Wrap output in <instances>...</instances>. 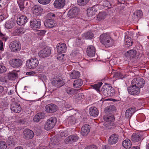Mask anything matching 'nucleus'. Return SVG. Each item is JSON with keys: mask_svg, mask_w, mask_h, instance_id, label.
Segmentation results:
<instances>
[{"mask_svg": "<svg viewBox=\"0 0 149 149\" xmlns=\"http://www.w3.org/2000/svg\"><path fill=\"white\" fill-rule=\"evenodd\" d=\"M7 146L6 142L4 141H0V149H6Z\"/></svg>", "mask_w": 149, "mask_h": 149, "instance_id": "de8ad7c7", "label": "nucleus"}, {"mask_svg": "<svg viewBox=\"0 0 149 149\" xmlns=\"http://www.w3.org/2000/svg\"><path fill=\"white\" fill-rule=\"evenodd\" d=\"M66 49L67 47L65 43H60L57 45V50L58 53H65L66 52Z\"/></svg>", "mask_w": 149, "mask_h": 149, "instance_id": "dca6fc26", "label": "nucleus"}, {"mask_svg": "<svg viewBox=\"0 0 149 149\" xmlns=\"http://www.w3.org/2000/svg\"><path fill=\"white\" fill-rule=\"evenodd\" d=\"M45 116L44 113H40L36 114L33 117V120L34 122H38L41 119H43Z\"/></svg>", "mask_w": 149, "mask_h": 149, "instance_id": "5701e85b", "label": "nucleus"}, {"mask_svg": "<svg viewBox=\"0 0 149 149\" xmlns=\"http://www.w3.org/2000/svg\"><path fill=\"white\" fill-rule=\"evenodd\" d=\"M83 84V81L81 79H79L74 81L73 85L74 87L79 88Z\"/></svg>", "mask_w": 149, "mask_h": 149, "instance_id": "e433bc0d", "label": "nucleus"}, {"mask_svg": "<svg viewBox=\"0 0 149 149\" xmlns=\"http://www.w3.org/2000/svg\"><path fill=\"white\" fill-rule=\"evenodd\" d=\"M32 12L34 15L36 16H40L41 12V10H32Z\"/></svg>", "mask_w": 149, "mask_h": 149, "instance_id": "09e8293b", "label": "nucleus"}, {"mask_svg": "<svg viewBox=\"0 0 149 149\" xmlns=\"http://www.w3.org/2000/svg\"><path fill=\"white\" fill-rule=\"evenodd\" d=\"M70 78L72 79L79 78L80 75V73L78 71H74L70 74Z\"/></svg>", "mask_w": 149, "mask_h": 149, "instance_id": "58836bf2", "label": "nucleus"}, {"mask_svg": "<svg viewBox=\"0 0 149 149\" xmlns=\"http://www.w3.org/2000/svg\"><path fill=\"white\" fill-rule=\"evenodd\" d=\"M141 135L139 134L134 133L132 136L131 138V140L134 142H137L141 140Z\"/></svg>", "mask_w": 149, "mask_h": 149, "instance_id": "bb28decb", "label": "nucleus"}, {"mask_svg": "<svg viewBox=\"0 0 149 149\" xmlns=\"http://www.w3.org/2000/svg\"><path fill=\"white\" fill-rule=\"evenodd\" d=\"M34 136L33 132L29 129H25L23 131L24 138L26 139L29 140L32 139Z\"/></svg>", "mask_w": 149, "mask_h": 149, "instance_id": "9d476101", "label": "nucleus"}, {"mask_svg": "<svg viewBox=\"0 0 149 149\" xmlns=\"http://www.w3.org/2000/svg\"><path fill=\"white\" fill-rule=\"evenodd\" d=\"M44 24L46 27L52 28L54 26V21L51 19H47L45 20Z\"/></svg>", "mask_w": 149, "mask_h": 149, "instance_id": "b1692460", "label": "nucleus"}, {"mask_svg": "<svg viewBox=\"0 0 149 149\" xmlns=\"http://www.w3.org/2000/svg\"><path fill=\"white\" fill-rule=\"evenodd\" d=\"M89 0H78L77 3L80 6H83L86 5L89 1Z\"/></svg>", "mask_w": 149, "mask_h": 149, "instance_id": "a19ab883", "label": "nucleus"}, {"mask_svg": "<svg viewBox=\"0 0 149 149\" xmlns=\"http://www.w3.org/2000/svg\"><path fill=\"white\" fill-rule=\"evenodd\" d=\"M7 76L2 77L0 79V81L3 83H7L8 81L7 80Z\"/></svg>", "mask_w": 149, "mask_h": 149, "instance_id": "13d9d810", "label": "nucleus"}, {"mask_svg": "<svg viewBox=\"0 0 149 149\" xmlns=\"http://www.w3.org/2000/svg\"><path fill=\"white\" fill-rule=\"evenodd\" d=\"M10 109L12 111L16 113L20 112L22 109L19 104L18 103L14 102H13L11 104Z\"/></svg>", "mask_w": 149, "mask_h": 149, "instance_id": "ddd939ff", "label": "nucleus"}, {"mask_svg": "<svg viewBox=\"0 0 149 149\" xmlns=\"http://www.w3.org/2000/svg\"><path fill=\"white\" fill-rule=\"evenodd\" d=\"M89 146L90 149H97V147L95 145H92Z\"/></svg>", "mask_w": 149, "mask_h": 149, "instance_id": "338daca9", "label": "nucleus"}, {"mask_svg": "<svg viewBox=\"0 0 149 149\" xmlns=\"http://www.w3.org/2000/svg\"><path fill=\"white\" fill-rule=\"evenodd\" d=\"M38 64V59L36 57H34L26 61V64L29 68L33 69L37 67Z\"/></svg>", "mask_w": 149, "mask_h": 149, "instance_id": "7ed1b4c3", "label": "nucleus"}, {"mask_svg": "<svg viewBox=\"0 0 149 149\" xmlns=\"http://www.w3.org/2000/svg\"><path fill=\"white\" fill-rule=\"evenodd\" d=\"M89 112L90 115L93 116H97L98 114V111L95 107H91L89 109Z\"/></svg>", "mask_w": 149, "mask_h": 149, "instance_id": "393cba45", "label": "nucleus"}, {"mask_svg": "<svg viewBox=\"0 0 149 149\" xmlns=\"http://www.w3.org/2000/svg\"><path fill=\"white\" fill-rule=\"evenodd\" d=\"M57 119L56 117H52L48 119L44 125L45 129L47 130L52 129L56 123Z\"/></svg>", "mask_w": 149, "mask_h": 149, "instance_id": "f03ea898", "label": "nucleus"}, {"mask_svg": "<svg viewBox=\"0 0 149 149\" xmlns=\"http://www.w3.org/2000/svg\"><path fill=\"white\" fill-rule=\"evenodd\" d=\"M113 1H115L117 3H120L123 4L125 3L124 0H110V1L112 2V3H113Z\"/></svg>", "mask_w": 149, "mask_h": 149, "instance_id": "052dcab7", "label": "nucleus"}, {"mask_svg": "<svg viewBox=\"0 0 149 149\" xmlns=\"http://www.w3.org/2000/svg\"><path fill=\"white\" fill-rule=\"evenodd\" d=\"M84 97V95L82 93H79L74 96V99L75 102H78L83 99Z\"/></svg>", "mask_w": 149, "mask_h": 149, "instance_id": "72a5a7b5", "label": "nucleus"}, {"mask_svg": "<svg viewBox=\"0 0 149 149\" xmlns=\"http://www.w3.org/2000/svg\"><path fill=\"white\" fill-rule=\"evenodd\" d=\"M102 84V82H98L97 84L91 85V86L94 89L96 90L98 92L99 91L100 88Z\"/></svg>", "mask_w": 149, "mask_h": 149, "instance_id": "79ce46f5", "label": "nucleus"}, {"mask_svg": "<svg viewBox=\"0 0 149 149\" xmlns=\"http://www.w3.org/2000/svg\"><path fill=\"white\" fill-rule=\"evenodd\" d=\"M100 42L107 47L112 46L114 43L110 35L106 33L101 34L100 37Z\"/></svg>", "mask_w": 149, "mask_h": 149, "instance_id": "f257e3e1", "label": "nucleus"}, {"mask_svg": "<svg viewBox=\"0 0 149 149\" xmlns=\"http://www.w3.org/2000/svg\"><path fill=\"white\" fill-rule=\"evenodd\" d=\"M63 54L61 55V56H58L57 57V59L60 61H62L63 59Z\"/></svg>", "mask_w": 149, "mask_h": 149, "instance_id": "774afa93", "label": "nucleus"}, {"mask_svg": "<svg viewBox=\"0 0 149 149\" xmlns=\"http://www.w3.org/2000/svg\"><path fill=\"white\" fill-rule=\"evenodd\" d=\"M46 31L44 30H40L38 31L37 34L40 36H42L44 35Z\"/></svg>", "mask_w": 149, "mask_h": 149, "instance_id": "bf43d9fd", "label": "nucleus"}, {"mask_svg": "<svg viewBox=\"0 0 149 149\" xmlns=\"http://www.w3.org/2000/svg\"><path fill=\"white\" fill-rule=\"evenodd\" d=\"M41 7L39 6L35 5L34 6L33 9H41Z\"/></svg>", "mask_w": 149, "mask_h": 149, "instance_id": "69168bd1", "label": "nucleus"}, {"mask_svg": "<svg viewBox=\"0 0 149 149\" xmlns=\"http://www.w3.org/2000/svg\"><path fill=\"white\" fill-rule=\"evenodd\" d=\"M87 54L89 57H92L95 56V49L93 45L88 46L87 49Z\"/></svg>", "mask_w": 149, "mask_h": 149, "instance_id": "f3484780", "label": "nucleus"}, {"mask_svg": "<svg viewBox=\"0 0 149 149\" xmlns=\"http://www.w3.org/2000/svg\"><path fill=\"white\" fill-rule=\"evenodd\" d=\"M136 51L135 50L132 49L127 51V54L126 55L130 58H133L136 56Z\"/></svg>", "mask_w": 149, "mask_h": 149, "instance_id": "c9c22d12", "label": "nucleus"}, {"mask_svg": "<svg viewBox=\"0 0 149 149\" xmlns=\"http://www.w3.org/2000/svg\"><path fill=\"white\" fill-rule=\"evenodd\" d=\"M45 109L47 112L53 113L57 110L58 107L56 105L51 104L47 105L45 107Z\"/></svg>", "mask_w": 149, "mask_h": 149, "instance_id": "9b49d317", "label": "nucleus"}, {"mask_svg": "<svg viewBox=\"0 0 149 149\" xmlns=\"http://www.w3.org/2000/svg\"><path fill=\"white\" fill-rule=\"evenodd\" d=\"M65 5V0H55L54 5L55 8L61 9L63 8Z\"/></svg>", "mask_w": 149, "mask_h": 149, "instance_id": "4468645a", "label": "nucleus"}, {"mask_svg": "<svg viewBox=\"0 0 149 149\" xmlns=\"http://www.w3.org/2000/svg\"><path fill=\"white\" fill-rule=\"evenodd\" d=\"M31 28L34 30H37L40 28L41 22L40 19H34L30 22Z\"/></svg>", "mask_w": 149, "mask_h": 149, "instance_id": "6e6552de", "label": "nucleus"}, {"mask_svg": "<svg viewBox=\"0 0 149 149\" xmlns=\"http://www.w3.org/2000/svg\"><path fill=\"white\" fill-rule=\"evenodd\" d=\"M109 88L107 93L108 95L107 97L112 96L115 94L114 89L112 87L109 85Z\"/></svg>", "mask_w": 149, "mask_h": 149, "instance_id": "ea45409f", "label": "nucleus"}, {"mask_svg": "<svg viewBox=\"0 0 149 149\" xmlns=\"http://www.w3.org/2000/svg\"><path fill=\"white\" fill-rule=\"evenodd\" d=\"M93 37L94 34L91 31L87 32L82 35V38L86 39H91Z\"/></svg>", "mask_w": 149, "mask_h": 149, "instance_id": "a878e982", "label": "nucleus"}, {"mask_svg": "<svg viewBox=\"0 0 149 149\" xmlns=\"http://www.w3.org/2000/svg\"><path fill=\"white\" fill-rule=\"evenodd\" d=\"M77 90L70 87H67L65 91L67 93L70 95H73L76 93Z\"/></svg>", "mask_w": 149, "mask_h": 149, "instance_id": "473e14b6", "label": "nucleus"}, {"mask_svg": "<svg viewBox=\"0 0 149 149\" xmlns=\"http://www.w3.org/2000/svg\"><path fill=\"white\" fill-rule=\"evenodd\" d=\"M25 0H17V3L20 9H23L24 8V2Z\"/></svg>", "mask_w": 149, "mask_h": 149, "instance_id": "c03bdc74", "label": "nucleus"}, {"mask_svg": "<svg viewBox=\"0 0 149 149\" xmlns=\"http://www.w3.org/2000/svg\"><path fill=\"white\" fill-rule=\"evenodd\" d=\"M8 0H0V3L1 4V6L4 8L5 5L8 2Z\"/></svg>", "mask_w": 149, "mask_h": 149, "instance_id": "5fc2aeb1", "label": "nucleus"}, {"mask_svg": "<svg viewBox=\"0 0 149 149\" xmlns=\"http://www.w3.org/2000/svg\"><path fill=\"white\" fill-rule=\"evenodd\" d=\"M115 110V107L113 105H110L104 109L105 113L107 114H111L112 112Z\"/></svg>", "mask_w": 149, "mask_h": 149, "instance_id": "c756f323", "label": "nucleus"}, {"mask_svg": "<svg viewBox=\"0 0 149 149\" xmlns=\"http://www.w3.org/2000/svg\"><path fill=\"white\" fill-rule=\"evenodd\" d=\"M68 132L66 131H61L60 133V136L61 137H65L68 136Z\"/></svg>", "mask_w": 149, "mask_h": 149, "instance_id": "6e6d98bb", "label": "nucleus"}, {"mask_svg": "<svg viewBox=\"0 0 149 149\" xmlns=\"http://www.w3.org/2000/svg\"><path fill=\"white\" fill-rule=\"evenodd\" d=\"M51 54V49L49 47H46L38 53L39 56L41 58L47 57Z\"/></svg>", "mask_w": 149, "mask_h": 149, "instance_id": "1a4fd4ad", "label": "nucleus"}, {"mask_svg": "<svg viewBox=\"0 0 149 149\" xmlns=\"http://www.w3.org/2000/svg\"><path fill=\"white\" fill-rule=\"evenodd\" d=\"M95 10L94 11H93V10H87V14L88 16H92L95 13Z\"/></svg>", "mask_w": 149, "mask_h": 149, "instance_id": "4d7b16f0", "label": "nucleus"}, {"mask_svg": "<svg viewBox=\"0 0 149 149\" xmlns=\"http://www.w3.org/2000/svg\"><path fill=\"white\" fill-rule=\"evenodd\" d=\"M14 32L16 35L19 34H20L19 28L15 29L14 30Z\"/></svg>", "mask_w": 149, "mask_h": 149, "instance_id": "e2e57ef3", "label": "nucleus"}, {"mask_svg": "<svg viewBox=\"0 0 149 149\" xmlns=\"http://www.w3.org/2000/svg\"><path fill=\"white\" fill-rule=\"evenodd\" d=\"M7 77L9 80H12L16 78L17 76V74L15 71L9 72L7 74Z\"/></svg>", "mask_w": 149, "mask_h": 149, "instance_id": "2f4dec72", "label": "nucleus"}, {"mask_svg": "<svg viewBox=\"0 0 149 149\" xmlns=\"http://www.w3.org/2000/svg\"><path fill=\"white\" fill-rule=\"evenodd\" d=\"M7 71L6 67L3 65H0V73H3Z\"/></svg>", "mask_w": 149, "mask_h": 149, "instance_id": "8fccbe9b", "label": "nucleus"}, {"mask_svg": "<svg viewBox=\"0 0 149 149\" xmlns=\"http://www.w3.org/2000/svg\"><path fill=\"white\" fill-rule=\"evenodd\" d=\"M109 85H106L104 86L102 88L101 92L102 95L105 97L107 96V93L109 90Z\"/></svg>", "mask_w": 149, "mask_h": 149, "instance_id": "7c9ffc66", "label": "nucleus"}, {"mask_svg": "<svg viewBox=\"0 0 149 149\" xmlns=\"http://www.w3.org/2000/svg\"><path fill=\"white\" fill-rule=\"evenodd\" d=\"M39 3L42 4H46L49 3L50 0H38Z\"/></svg>", "mask_w": 149, "mask_h": 149, "instance_id": "603ef678", "label": "nucleus"}, {"mask_svg": "<svg viewBox=\"0 0 149 149\" xmlns=\"http://www.w3.org/2000/svg\"><path fill=\"white\" fill-rule=\"evenodd\" d=\"M9 47L12 52H15L20 51L21 49V45L18 41L15 40L10 42Z\"/></svg>", "mask_w": 149, "mask_h": 149, "instance_id": "423d86ee", "label": "nucleus"}, {"mask_svg": "<svg viewBox=\"0 0 149 149\" xmlns=\"http://www.w3.org/2000/svg\"><path fill=\"white\" fill-rule=\"evenodd\" d=\"M55 16L54 14L51 13H49L47 14V17H50V18H52V17H55Z\"/></svg>", "mask_w": 149, "mask_h": 149, "instance_id": "680f3d73", "label": "nucleus"}, {"mask_svg": "<svg viewBox=\"0 0 149 149\" xmlns=\"http://www.w3.org/2000/svg\"><path fill=\"white\" fill-rule=\"evenodd\" d=\"M107 15L104 12L100 13L98 15V17L101 19H103Z\"/></svg>", "mask_w": 149, "mask_h": 149, "instance_id": "864d4df0", "label": "nucleus"}, {"mask_svg": "<svg viewBox=\"0 0 149 149\" xmlns=\"http://www.w3.org/2000/svg\"><path fill=\"white\" fill-rule=\"evenodd\" d=\"M79 139L78 136L76 135H72L69 136L66 139L65 142L66 144L71 143L77 141Z\"/></svg>", "mask_w": 149, "mask_h": 149, "instance_id": "a211bd4d", "label": "nucleus"}, {"mask_svg": "<svg viewBox=\"0 0 149 149\" xmlns=\"http://www.w3.org/2000/svg\"><path fill=\"white\" fill-rule=\"evenodd\" d=\"M9 63L12 67L15 68H17L22 65L23 62L20 59L15 58L11 59Z\"/></svg>", "mask_w": 149, "mask_h": 149, "instance_id": "39448f33", "label": "nucleus"}, {"mask_svg": "<svg viewBox=\"0 0 149 149\" xmlns=\"http://www.w3.org/2000/svg\"><path fill=\"white\" fill-rule=\"evenodd\" d=\"M52 143H50V146H51L52 145L54 146H55L58 145V143L56 139H52ZM54 147H52L53 148Z\"/></svg>", "mask_w": 149, "mask_h": 149, "instance_id": "3c124183", "label": "nucleus"}, {"mask_svg": "<svg viewBox=\"0 0 149 149\" xmlns=\"http://www.w3.org/2000/svg\"><path fill=\"white\" fill-rule=\"evenodd\" d=\"M118 135L114 134H111L109 137L108 140V143L110 145L115 144L118 141Z\"/></svg>", "mask_w": 149, "mask_h": 149, "instance_id": "2eb2a0df", "label": "nucleus"}, {"mask_svg": "<svg viewBox=\"0 0 149 149\" xmlns=\"http://www.w3.org/2000/svg\"><path fill=\"white\" fill-rule=\"evenodd\" d=\"M145 81L144 79L141 78H134L132 81L131 84L132 85L136 86L139 89L143 88L144 86Z\"/></svg>", "mask_w": 149, "mask_h": 149, "instance_id": "20e7f679", "label": "nucleus"}, {"mask_svg": "<svg viewBox=\"0 0 149 149\" xmlns=\"http://www.w3.org/2000/svg\"><path fill=\"white\" fill-rule=\"evenodd\" d=\"M135 108L134 107L128 108L125 112V116L127 118H130L135 112Z\"/></svg>", "mask_w": 149, "mask_h": 149, "instance_id": "4be33fe9", "label": "nucleus"}, {"mask_svg": "<svg viewBox=\"0 0 149 149\" xmlns=\"http://www.w3.org/2000/svg\"><path fill=\"white\" fill-rule=\"evenodd\" d=\"M113 77L120 79L122 78V75L120 72H114V75L113 76Z\"/></svg>", "mask_w": 149, "mask_h": 149, "instance_id": "49530a36", "label": "nucleus"}, {"mask_svg": "<svg viewBox=\"0 0 149 149\" xmlns=\"http://www.w3.org/2000/svg\"><path fill=\"white\" fill-rule=\"evenodd\" d=\"M128 91L129 93L133 95H137L140 92V89L136 86L131 85V86L128 88Z\"/></svg>", "mask_w": 149, "mask_h": 149, "instance_id": "f8f14e48", "label": "nucleus"}, {"mask_svg": "<svg viewBox=\"0 0 149 149\" xmlns=\"http://www.w3.org/2000/svg\"><path fill=\"white\" fill-rule=\"evenodd\" d=\"M72 109V107L69 104H66L63 108V109L65 110V111H67L70 110Z\"/></svg>", "mask_w": 149, "mask_h": 149, "instance_id": "a18cd8bd", "label": "nucleus"}, {"mask_svg": "<svg viewBox=\"0 0 149 149\" xmlns=\"http://www.w3.org/2000/svg\"><path fill=\"white\" fill-rule=\"evenodd\" d=\"M104 120L107 122H113L115 120L113 115L112 114H107L103 117Z\"/></svg>", "mask_w": 149, "mask_h": 149, "instance_id": "cd10ccee", "label": "nucleus"}, {"mask_svg": "<svg viewBox=\"0 0 149 149\" xmlns=\"http://www.w3.org/2000/svg\"><path fill=\"white\" fill-rule=\"evenodd\" d=\"M90 130V127L88 124H85L81 128V134L83 136H86L88 134Z\"/></svg>", "mask_w": 149, "mask_h": 149, "instance_id": "6ab92c4d", "label": "nucleus"}, {"mask_svg": "<svg viewBox=\"0 0 149 149\" xmlns=\"http://www.w3.org/2000/svg\"><path fill=\"white\" fill-rule=\"evenodd\" d=\"M52 83L53 86L57 88L62 86L64 84L62 78L60 77H56L53 79Z\"/></svg>", "mask_w": 149, "mask_h": 149, "instance_id": "0eeeda50", "label": "nucleus"}, {"mask_svg": "<svg viewBox=\"0 0 149 149\" xmlns=\"http://www.w3.org/2000/svg\"><path fill=\"white\" fill-rule=\"evenodd\" d=\"M70 122L72 124H74L77 122V119L75 116H72L69 118Z\"/></svg>", "mask_w": 149, "mask_h": 149, "instance_id": "37998d69", "label": "nucleus"}, {"mask_svg": "<svg viewBox=\"0 0 149 149\" xmlns=\"http://www.w3.org/2000/svg\"><path fill=\"white\" fill-rule=\"evenodd\" d=\"M27 21V17L25 16L22 15L17 18V22L18 25H22L25 24Z\"/></svg>", "mask_w": 149, "mask_h": 149, "instance_id": "412c9836", "label": "nucleus"}, {"mask_svg": "<svg viewBox=\"0 0 149 149\" xmlns=\"http://www.w3.org/2000/svg\"><path fill=\"white\" fill-rule=\"evenodd\" d=\"M142 15V12L141 10H135L133 12L132 16L133 20L136 21L139 18H140Z\"/></svg>", "mask_w": 149, "mask_h": 149, "instance_id": "aec40b11", "label": "nucleus"}, {"mask_svg": "<svg viewBox=\"0 0 149 149\" xmlns=\"http://www.w3.org/2000/svg\"><path fill=\"white\" fill-rule=\"evenodd\" d=\"M0 50H2L3 49V43L1 40H0Z\"/></svg>", "mask_w": 149, "mask_h": 149, "instance_id": "0e129e2a", "label": "nucleus"}, {"mask_svg": "<svg viewBox=\"0 0 149 149\" xmlns=\"http://www.w3.org/2000/svg\"><path fill=\"white\" fill-rule=\"evenodd\" d=\"M15 23L12 21H8L5 24V27L7 29H11L14 27Z\"/></svg>", "mask_w": 149, "mask_h": 149, "instance_id": "4c0bfd02", "label": "nucleus"}, {"mask_svg": "<svg viewBox=\"0 0 149 149\" xmlns=\"http://www.w3.org/2000/svg\"><path fill=\"white\" fill-rule=\"evenodd\" d=\"M123 146L125 148L129 149L131 148L132 146L131 141L129 139H126L123 142Z\"/></svg>", "mask_w": 149, "mask_h": 149, "instance_id": "c85d7f7f", "label": "nucleus"}, {"mask_svg": "<svg viewBox=\"0 0 149 149\" xmlns=\"http://www.w3.org/2000/svg\"><path fill=\"white\" fill-rule=\"evenodd\" d=\"M78 12L77 10H69L68 14V16L71 18L76 17Z\"/></svg>", "mask_w": 149, "mask_h": 149, "instance_id": "f704fd0d", "label": "nucleus"}]
</instances>
